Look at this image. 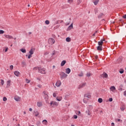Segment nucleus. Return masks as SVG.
Instances as JSON below:
<instances>
[{
    "label": "nucleus",
    "mask_w": 126,
    "mask_h": 126,
    "mask_svg": "<svg viewBox=\"0 0 126 126\" xmlns=\"http://www.w3.org/2000/svg\"><path fill=\"white\" fill-rule=\"evenodd\" d=\"M60 78L62 80H63V79H65L66 77H67V74H65V73L63 72H62L60 74Z\"/></svg>",
    "instance_id": "f257e3e1"
},
{
    "label": "nucleus",
    "mask_w": 126,
    "mask_h": 126,
    "mask_svg": "<svg viewBox=\"0 0 126 126\" xmlns=\"http://www.w3.org/2000/svg\"><path fill=\"white\" fill-rule=\"evenodd\" d=\"M38 70L39 73H41L42 74H46V69L45 68H41L40 67H38Z\"/></svg>",
    "instance_id": "f03ea898"
},
{
    "label": "nucleus",
    "mask_w": 126,
    "mask_h": 126,
    "mask_svg": "<svg viewBox=\"0 0 126 126\" xmlns=\"http://www.w3.org/2000/svg\"><path fill=\"white\" fill-rule=\"evenodd\" d=\"M55 42V39L53 38H49L48 39V44H49V45H54Z\"/></svg>",
    "instance_id": "7ed1b4c3"
},
{
    "label": "nucleus",
    "mask_w": 126,
    "mask_h": 126,
    "mask_svg": "<svg viewBox=\"0 0 126 126\" xmlns=\"http://www.w3.org/2000/svg\"><path fill=\"white\" fill-rule=\"evenodd\" d=\"M50 105L51 106H52V107H54V106H58L59 105V103H58V102H56V101H51L50 102Z\"/></svg>",
    "instance_id": "20e7f679"
},
{
    "label": "nucleus",
    "mask_w": 126,
    "mask_h": 126,
    "mask_svg": "<svg viewBox=\"0 0 126 126\" xmlns=\"http://www.w3.org/2000/svg\"><path fill=\"white\" fill-rule=\"evenodd\" d=\"M85 86H86V83H83L78 86V89H81V88H83Z\"/></svg>",
    "instance_id": "39448f33"
},
{
    "label": "nucleus",
    "mask_w": 126,
    "mask_h": 126,
    "mask_svg": "<svg viewBox=\"0 0 126 126\" xmlns=\"http://www.w3.org/2000/svg\"><path fill=\"white\" fill-rule=\"evenodd\" d=\"M101 77L103 78H108V74L104 72L101 75Z\"/></svg>",
    "instance_id": "423d86ee"
},
{
    "label": "nucleus",
    "mask_w": 126,
    "mask_h": 126,
    "mask_svg": "<svg viewBox=\"0 0 126 126\" xmlns=\"http://www.w3.org/2000/svg\"><path fill=\"white\" fill-rule=\"evenodd\" d=\"M122 61H123V57H120L117 59V61L116 63H122Z\"/></svg>",
    "instance_id": "0eeeda50"
},
{
    "label": "nucleus",
    "mask_w": 126,
    "mask_h": 126,
    "mask_svg": "<svg viewBox=\"0 0 126 126\" xmlns=\"http://www.w3.org/2000/svg\"><path fill=\"white\" fill-rule=\"evenodd\" d=\"M62 85V82L60 81H58L56 83V86L60 87Z\"/></svg>",
    "instance_id": "6e6552de"
},
{
    "label": "nucleus",
    "mask_w": 126,
    "mask_h": 126,
    "mask_svg": "<svg viewBox=\"0 0 126 126\" xmlns=\"http://www.w3.org/2000/svg\"><path fill=\"white\" fill-rule=\"evenodd\" d=\"M70 71H71L70 68H67L65 69V73H67V74H69L70 73Z\"/></svg>",
    "instance_id": "1a4fd4ad"
},
{
    "label": "nucleus",
    "mask_w": 126,
    "mask_h": 126,
    "mask_svg": "<svg viewBox=\"0 0 126 126\" xmlns=\"http://www.w3.org/2000/svg\"><path fill=\"white\" fill-rule=\"evenodd\" d=\"M4 36L7 39H13V37L11 35L4 34Z\"/></svg>",
    "instance_id": "9d476101"
},
{
    "label": "nucleus",
    "mask_w": 126,
    "mask_h": 126,
    "mask_svg": "<svg viewBox=\"0 0 126 126\" xmlns=\"http://www.w3.org/2000/svg\"><path fill=\"white\" fill-rule=\"evenodd\" d=\"M103 41H105V39H101L100 41H98V45L99 46H103Z\"/></svg>",
    "instance_id": "9b49d317"
},
{
    "label": "nucleus",
    "mask_w": 126,
    "mask_h": 126,
    "mask_svg": "<svg viewBox=\"0 0 126 126\" xmlns=\"http://www.w3.org/2000/svg\"><path fill=\"white\" fill-rule=\"evenodd\" d=\"M84 75V74L83 73V72H80L79 74H78V76L79 77H83Z\"/></svg>",
    "instance_id": "f8f14e48"
},
{
    "label": "nucleus",
    "mask_w": 126,
    "mask_h": 126,
    "mask_svg": "<svg viewBox=\"0 0 126 126\" xmlns=\"http://www.w3.org/2000/svg\"><path fill=\"white\" fill-rule=\"evenodd\" d=\"M14 73L15 75H16V76H19V75H20V72L18 71H15Z\"/></svg>",
    "instance_id": "ddd939ff"
},
{
    "label": "nucleus",
    "mask_w": 126,
    "mask_h": 126,
    "mask_svg": "<svg viewBox=\"0 0 126 126\" xmlns=\"http://www.w3.org/2000/svg\"><path fill=\"white\" fill-rule=\"evenodd\" d=\"M110 91H112V92H114L115 90H116V87L115 86H111L110 88Z\"/></svg>",
    "instance_id": "4468645a"
},
{
    "label": "nucleus",
    "mask_w": 126,
    "mask_h": 126,
    "mask_svg": "<svg viewBox=\"0 0 126 126\" xmlns=\"http://www.w3.org/2000/svg\"><path fill=\"white\" fill-rule=\"evenodd\" d=\"M97 50L98 51H103V48L101 46L98 45L97 47Z\"/></svg>",
    "instance_id": "2eb2a0df"
},
{
    "label": "nucleus",
    "mask_w": 126,
    "mask_h": 126,
    "mask_svg": "<svg viewBox=\"0 0 126 126\" xmlns=\"http://www.w3.org/2000/svg\"><path fill=\"white\" fill-rule=\"evenodd\" d=\"M66 63V61L65 60L63 61L61 63V66H63Z\"/></svg>",
    "instance_id": "dca6fc26"
},
{
    "label": "nucleus",
    "mask_w": 126,
    "mask_h": 126,
    "mask_svg": "<svg viewBox=\"0 0 126 126\" xmlns=\"http://www.w3.org/2000/svg\"><path fill=\"white\" fill-rule=\"evenodd\" d=\"M57 101H62V100H63V97L62 96H58L56 98Z\"/></svg>",
    "instance_id": "f3484780"
},
{
    "label": "nucleus",
    "mask_w": 126,
    "mask_h": 126,
    "mask_svg": "<svg viewBox=\"0 0 126 126\" xmlns=\"http://www.w3.org/2000/svg\"><path fill=\"white\" fill-rule=\"evenodd\" d=\"M92 73H91L90 72H87L86 74V76L87 77H90V76H92Z\"/></svg>",
    "instance_id": "a211bd4d"
},
{
    "label": "nucleus",
    "mask_w": 126,
    "mask_h": 126,
    "mask_svg": "<svg viewBox=\"0 0 126 126\" xmlns=\"http://www.w3.org/2000/svg\"><path fill=\"white\" fill-rule=\"evenodd\" d=\"M100 0H94V5H97L98 4V2H99V1Z\"/></svg>",
    "instance_id": "6ab92c4d"
},
{
    "label": "nucleus",
    "mask_w": 126,
    "mask_h": 126,
    "mask_svg": "<svg viewBox=\"0 0 126 126\" xmlns=\"http://www.w3.org/2000/svg\"><path fill=\"white\" fill-rule=\"evenodd\" d=\"M42 123L43 124V125H45V126H47V125H48V121L46 120H44L42 121Z\"/></svg>",
    "instance_id": "aec40b11"
},
{
    "label": "nucleus",
    "mask_w": 126,
    "mask_h": 126,
    "mask_svg": "<svg viewBox=\"0 0 126 126\" xmlns=\"http://www.w3.org/2000/svg\"><path fill=\"white\" fill-rule=\"evenodd\" d=\"M102 16H104V14L103 13H100L98 16V18H102Z\"/></svg>",
    "instance_id": "412c9836"
},
{
    "label": "nucleus",
    "mask_w": 126,
    "mask_h": 126,
    "mask_svg": "<svg viewBox=\"0 0 126 126\" xmlns=\"http://www.w3.org/2000/svg\"><path fill=\"white\" fill-rule=\"evenodd\" d=\"M34 114L35 117H38V116H39V112H38L37 111H34Z\"/></svg>",
    "instance_id": "4be33fe9"
},
{
    "label": "nucleus",
    "mask_w": 126,
    "mask_h": 126,
    "mask_svg": "<svg viewBox=\"0 0 126 126\" xmlns=\"http://www.w3.org/2000/svg\"><path fill=\"white\" fill-rule=\"evenodd\" d=\"M73 28V24H71L68 28V29L70 30V29H72Z\"/></svg>",
    "instance_id": "5701e85b"
},
{
    "label": "nucleus",
    "mask_w": 126,
    "mask_h": 126,
    "mask_svg": "<svg viewBox=\"0 0 126 126\" xmlns=\"http://www.w3.org/2000/svg\"><path fill=\"white\" fill-rule=\"evenodd\" d=\"M86 114H87V115L88 116H90L91 115V113L90 112V110H89V109H88L87 111H86Z\"/></svg>",
    "instance_id": "b1692460"
},
{
    "label": "nucleus",
    "mask_w": 126,
    "mask_h": 126,
    "mask_svg": "<svg viewBox=\"0 0 126 126\" xmlns=\"http://www.w3.org/2000/svg\"><path fill=\"white\" fill-rule=\"evenodd\" d=\"M37 107H42V102H38L37 103Z\"/></svg>",
    "instance_id": "393cba45"
},
{
    "label": "nucleus",
    "mask_w": 126,
    "mask_h": 126,
    "mask_svg": "<svg viewBox=\"0 0 126 126\" xmlns=\"http://www.w3.org/2000/svg\"><path fill=\"white\" fill-rule=\"evenodd\" d=\"M30 53V55H33V54H34V51H33L32 49H31V50L29 52Z\"/></svg>",
    "instance_id": "a878e982"
},
{
    "label": "nucleus",
    "mask_w": 126,
    "mask_h": 126,
    "mask_svg": "<svg viewBox=\"0 0 126 126\" xmlns=\"http://www.w3.org/2000/svg\"><path fill=\"white\" fill-rule=\"evenodd\" d=\"M66 42H70V41H71V39L70 37H67L66 38Z\"/></svg>",
    "instance_id": "bb28decb"
},
{
    "label": "nucleus",
    "mask_w": 126,
    "mask_h": 126,
    "mask_svg": "<svg viewBox=\"0 0 126 126\" xmlns=\"http://www.w3.org/2000/svg\"><path fill=\"white\" fill-rule=\"evenodd\" d=\"M98 103H102V102H103V99H102L101 98H99L98 99Z\"/></svg>",
    "instance_id": "cd10ccee"
},
{
    "label": "nucleus",
    "mask_w": 126,
    "mask_h": 126,
    "mask_svg": "<svg viewBox=\"0 0 126 126\" xmlns=\"http://www.w3.org/2000/svg\"><path fill=\"white\" fill-rule=\"evenodd\" d=\"M10 82H11V81L10 80L7 81V86H10Z\"/></svg>",
    "instance_id": "c85d7f7f"
},
{
    "label": "nucleus",
    "mask_w": 126,
    "mask_h": 126,
    "mask_svg": "<svg viewBox=\"0 0 126 126\" xmlns=\"http://www.w3.org/2000/svg\"><path fill=\"white\" fill-rule=\"evenodd\" d=\"M84 97L90 98H91V95H89V94H85Z\"/></svg>",
    "instance_id": "c756f323"
},
{
    "label": "nucleus",
    "mask_w": 126,
    "mask_h": 126,
    "mask_svg": "<svg viewBox=\"0 0 126 126\" xmlns=\"http://www.w3.org/2000/svg\"><path fill=\"white\" fill-rule=\"evenodd\" d=\"M21 52H22V53H26V49H20Z\"/></svg>",
    "instance_id": "7c9ffc66"
},
{
    "label": "nucleus",
    "mask_w": 126,
    "mask_h": 126,
    "mask_svg": "<svg viewBox=\"0 0 126 126\" xmlns=\"http://www.w3.org/2000/svg\"><path fill=\"white\" fill-rule=\"evenodd\" d=\"M45 23L47 25H49L50 24V21L49 20H46Z\"/></svg>",
    "instance_id": "2f4dec72"
},
{
    "label": "nucleus",
    "mask_w": 126,
    "mask_h": 126,
    "mask_svg": "<svg viewBox=\"0 0 126 126\" xmlns=\"http://www.w3.org/2000/svg\"><path fill=\"white\" fill-rule=\"evenodd\" d=\"M119 72L121 74H123V73H124V70H123V69H120V70H119Z\"/></svg>",
    "instance_id": "473e14b6"
},
{
    "label": "nucleus",
    "mask_w": 126,
    "mask_h": 126,
    "mask_svg": "<svg viewBox=\"0 0 126 126\" xmlns=\"http://www.w3.org/2000/svg\"><path fill=\"white\" fill-rule=\"evenodd\" d=\"M0 81H1V85H3L4 84V81L2 79L0 80Z\"/></svg>",
    "instance_id": "72a5a7b5"
},
{
    "label": "nucleus",
    "mask_w": 126,
    "mask_h": 126,
    "mask_svg": "<svg viewBox=\"0 0 126 126\" xmlns=\"http://www.w3.org/2000/svg\"><path fill=\"white\" fill-rule=\"evenodd\" d=\"M94 13H95V14H97V13H98V9H94Z\"/></svg>",
    "instance_id": "f704fd0d"
},
{
    "label": "nucleus",
    "mask_w": 126,
    "mask_h": 126,
    "mask_svg": "<svg viewBox=\"0 0 126 126\" xmlns=\"http://www.w3.org/2000/svg\"><path fill=\"white\" fill-rule=\"evenodd\" d=\"M115 121L116 122H122V121L121 119H116Z\"/></svg>",
    "instance_id": "c9c22d12"
},
{
    "label": "nucleus",
    "mask_w": 126,
    "mask_h": 126,
    "mask_svg": "<svg viewBox=\"0 0 126 126\" xmlns=\"http://www.w3.org/2000/svg\"><path fill=\"white\" fill-rule=\"evenodd\" d=\"M43 94L46 97H48V94L47 93V92H43Z\"/></svg>",
    "instance_id": "e433bc0d"
},
{
    "label": "nucleus",
    "mask_w": 126,
    "mask_h": 126,
    "mask_svg": "<svg viewBox=\"0 0 126 126\" xmlns=\"http://www.w3.org/2000/svg\"><path fill=\"white\" fill-rule=\"evenodd\" d=\"M7 100V98L6 97H3V101H4V102H5V101H6Z\"/></svg>",
    "instance_id": "4c0bfd02"
},
{
    "label": "nucleus",
    "mask_w": 126,
    "mask_h": 126,
    "mask_svg": "<svg viewBox=\"0 0 126 126\" xmlns=\"http://www.w3.org/2000/svg\"><path fill=\"white\" fill-rule=\"evenodd\" d=\"M26 81L27 83H30V80L28 79H26Z\"/></svg>",
    "instance_id": "58836bf2"
},
{
    "label": "nucleus",
    "mask_w": 126,
    "mask_h": 126,
    "mask_svg": "<svg viewBox=\"0 0 126 126\" xmlns=\"http://www.w3.org/2000/svg\"><path fill=\"white\" fill-rule=\"evenodd\" d=\"M125 109H126V108H125V107H122L121 108V110L122 111H125Z\"/></svg>",
    "instance_id": "ea45409f"
},
{
    "label": "nucleus",
    "mask_w": 126,
    "mask_h": 126,
    "mask_svg": "<svg viewBox=\"0 0 126 126\" xmlns=\"http://www.w3.org/2000/svg\"><path fill=\"white\" fill-rule=\"evenodd\" d=\"M41 124V123L40 122H37L36 123V125L37 126H40V125Z\"/></svg>",
    "instance_id": "a19ab883"
},
{
    "label": "nucleus",
    "mask_w": 126,
    "mask_h": 126,
    "mask_svg": "<svg viewBox=\"0 0 126 126\" xmlns=\"http://www.w3.org/2000/svg\"><path fill=\"white\" fill-rule=\"evenodd\" d=\"M4 33V31L3 30H0V34H3Z\"/></svg>",
    "instance_id": "79ce46f5"
},
{
    "label": "nucleus",
    "mask_w": 126,
    "mask_h": 126,
    "mask_svg": "<svg viewBox=\"0 0 126 126\" xmlns=\"http://www.w3.org/2000/svg\"><path fill=\"white\" fill-rule=\"evenodd\" d=\"M10 69H11V70H12V69H13V66L12 65H11L10 66Z\"/></svg>",
    "instance_id": "37998d69"
},
{
    "label": "nucleus",
    "mask_w": 126,
    "mask_h": 126,
    "mask_svg": "<svg viewBox=\"0 0 126 126\" xmlns=\"http://www.w3.org/2000/svg\"><path fill=\"white\" fill-rule=\"evenodd\" d=\"M72 1H73V0H68V2H69V3H71Z\"/></svg>",
    "instance_id": "c03bdc74"
},
{
    "label": "nucleus",
    "mask_w": 126,
    "mask_h": 126,
    "mask_svg": "<svg viewBox=\"0 0 126 126\" xmlns=\"http://www.w3.org/2000/svg\"><path fill=\"white\" fill-rule=\"evenodd\" d=\"M32 57V55L31 54H30L28 57V59H31Z\"/></svg>",
    "instance_id": "a18cd8bd"
},
{
    "label": "nucleus",
    "mask_w": 126,
    "mask_h": 126,
    "mask_svg": "<svg viewBox=\"0 0 126 126\" xmlns=\"http://www.w3.org/2000/svg\"><path fill=\"white\" fill-rule=\"evenodd\" d=\"M14 99L15 100V101H19V98L17 97H14Z\"/></svg>",
    "instance_id": "49530a36"
},
{
    "label": "nucleus",
    "mask_w": 126,
    "mask_h": 126,
    "mask_svg": "<svg viewBox=\"0 0 126 126\" xmlns=\"http://www.w3.org/2000/svg\"><path fill=\"white\" fill-rule=\"evenodd\" d=\"M109 102H112L113 101V98H110L109 99Z\"/></svg>",
    "instance_id": "de8ad7c7"
},
{
    "label": "nucleus",
    "mask_w": 126,
    "mask_h": 126,
    "mask_svg": "<svg viewBox=\"0 0 126 126\" xmlns=\"http://www.w3.org/2000/svg\"><path fill=\"white\" fill-rule=\"evenodd\" d=\"M33 70H37L38 69V67H34L33 68Z\"/></svg>",
    "instance_id": "09e8293b"
},
{
    "label": "nucleus",
    "mask_w": 126,
    "mask_h": 126,
    "mask_svg": "<svg viewBox=\"0 0 126 126\" xmlns=\"http://www.w3.org/2000/svg\"><path fill=\"white\" fill-rule=\"evenodd\" d=\"M22 64L23 65H25V64H26V63H25V62H23L22 63Z\"/></svg>",
    "instance_id": "8fccbe9b"
},
{
    "label": "nucleus",
    "mask_w": 126,
    "mask_h": 126,
    "mask_svg": "<svg viewBox=\"0 0 126 126\" xmlns=\"http://www.w3.org/2000/svg\"><path fill=\"white\" fill-rule=\"evenodd\" d=\"M73 118H74V119H77V115H74L73 116Z\"/></svg>",
    "instance_id": "3c124183"
},
{
    "label": "nucleus",
    "mask_w": 126,
    "mask_h": 126,
    "mask_svg": "<svg viewBox=\"0 0 126 126\" xmlns=\"http://www.w3.org/2000/svg\"><path fill=\"white\" fill-rule=\"evenodd\" d=\"M53 97H56L57 96V95H56V93H54L53 94Z\"/></svg>",
    "instance_id": "603ef678"
},
{
    "label": "nucleus",
    "mask_w": 126,
    "mask_h": 126,
    "mask_svg": "<svg viewBox=\"0 0 126 126\" xmlns=\"http://www.w3.org/2000/svg\"><path fill=\"white\" fill-rule=\"evenodd\" d=\"M37 87H38L39 88H42V85H38Z\"/></svg>",
    "instance_id": "864d4df0"
},
{
    "label": "nucleus",
    "mask_w": 126,
    "mask_h": 126,
    "mask_svg": "<svg viewBox=\"0 0 126 126\" xmlns=\"http://www.w3.org/2000/svg\"><path fill=\"white\" fill-rule=\"evenodd\" d=\"M77 115H81V112L80 111H77Z\"/></svg>",
    "instance_id": "5fc2aeb1"
},
{
    "label": "nucleus",
    "mask_w": 126,
    "mask_h": 126,
    "mask_svg": "<svg viewBox=\"0 0 126 126\" xmlns=\"http://www.w3.org/2000/svg\"><path fill=\"white\" fill-rule=\"evenodd\" d=\"M7 51H8V48H6L5 50V53H6V52H7Z\"/></svg>",
    "instance_id": "6e6d98bb"
},
{
    "label": "nucleus",
    "mask_w": 126,
    "mask_h": 126,
    "mask_svg": "<svg viewBox=\"0 0 126 126\" xmlns=\"http://www.w3.org/2000/svg\"><path fill=\"white\" fill-rule=\"evenodd\" d=\"M124 95L126 96V91L124 92Z\"/></svg>",
    "instance_id": "4d7b16f0"
},
{
    "label": "nucleus",
    "mask_w": 126,
    "mask_h": 126,
    "mask_svg": "<svg viewBox=\"0 0 126 126\" xmlns=\"http://www.w3.org/2000/svg\"><path fill=\"white\" fill-rule=\"evenodd\" d=\"M123 18H124L125 19H126V14H125V15L123 16Z\"/></svg>",
    "instance_id": "13d9d810"
},
{
    "label": "nucleus",
    "mask_w": 126,
    "mask_h": 126,
    "mask_svg": "<svg viewBox=\"0 0 126 126\" xmlns=\"http://www.w3.org/2000/svg\"><path fill=\"white\" fill-rule=\"evenodd\" d=\"M111 126H115V123H111Z\"/></svg>",
    "instance_id": "bf43d9fd"
},
{
    "label": "nucleus",
    "mask_w": 126,
    "mask_h": 126,
    "mask_svg": "<svg viewBox=\"0 0 126 126\" xmlns=\"http://www.w3.org/2000/svg\"><path fill=\"white\" fill-rule=\"evenodd\" d=\"M29 111H30V112H32V108H30V109H29Z\"/></svg>",
    "instance_id": "052dcab7"
},
{
    "label": "nucleus",
    "mask_w": 126,
    "mask_h": 126,
    "mask_svg": "<svg viewBox=\"0 0 126 126\" xmlns=\"http://www.w3.org/2000/svg\"><path fill=\"white\" fill-rule=\"evenodd\" d=\"M119 90H120L121 91H123V88H121L119 89Z\"/></svg>",
    "instance_id": "680f3d73"
},
{
    "label": "nucleus",
    "mask_w": 126,
    "mask_h": 126,
    "mask_svg": "<svg viewBox=\"0 0 126 126\" xmlns=\"http://www.w3.org/2000/svg\"><path fill=\"white\" fill-rule=\"evenodd\" d=\"M31 34H32V32H29V35H31Z\"/></svg>",
    "instance_id": "e2e57ef3"
},
{
    "label": "nucleus",
    "mask_w": 126,
    "mask_h": 126,
    "mask_svg": "<svg viewBox=\"0 0 126 126\" xmlns=\"http://www.w3.org/2000/svg\"><path fill=\"white\" fill-rule=\"evenodd\" d=\"M48 54H49L48 52H46L44 54V55H48Z\"/></svg>",
    "instance_id": "0e129e2a"
},
{
    "label": "nucleus",
    "mask_w": 126,
    "mask_h": 126,
    "mask_svg": "<svg viewBox=\"0 0 126 126\" xmlns=\"http://www.w3.org/2000/svg\"><path fill=\"white\" fill-rule=\"evenodd\" d=\"M52 56H55V53H52Z\"/></svg>",
    "instance_id": "69168bd1"
},
{
    "label": "nucleus",
    "mask_w": 126,
    "mask_h": 126,
    "mask_svg": "<svg viewBox=\"0 0 126 126\" xmlns=\"http://www.w3.org/2000/svg\"><path fill=\"white\" fill-rule=\"evenodd\" d=\"M95 59L97 60V59H98V56H96Z\"/></svg>",
    "instance_id": "338daca9"
},
{
    "label": "nucleus",
    "mask_w": 126,
    "mask_h": 126,
    "mask_svg": "<svg viewBox=\"0 0 126 126\" xmlns=\"http://www.w3.org/2000/svg\"><path fill=\"white\" fill-rule=\"evenodd\" d=\"M24 114L25 115L26 114V112L24 111Z\"/></svg>",
    "instance_id": "774afa93"
}]
</instances>
